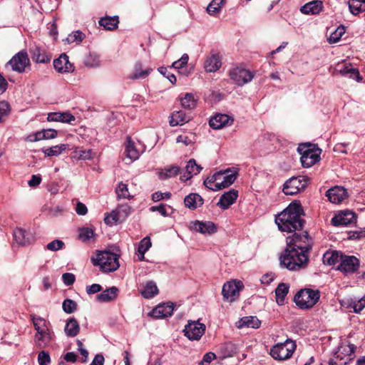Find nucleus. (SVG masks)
I'll return each mask as SVG.
<instances>
[{
    "instance_id": "f257e3e1",
    "label": "nucleus",
    "mask_w": 365,
    "mask_h": 365,
    "mask_svg": "<svg viewBox=\"0 0 365 365\" xmlns=\"http://www.w3.org/2000/svg\"><path fill=\"white\" fill-rule=\"evenodd\" d=\"M275 222L282 232H292L302 228V207L299 203L292 202L275 218Z\"/></svg>"
},
{
    "instance_id": "f03ea898",
    "label": "nucleus",
    "mask_w": 365,
    "mask_h": 365,
    "mask_svg": "<svg viewBox=\"0 0 365 365\" xmlns=\"http://www.w3.org/2000/svg\"><path fill=\"white\" fill-rule=\"evenodd\" d=\"M309 252L306 250H299L289 245L279 257L280 264L292 271L300 270L307 267Z\"/></svg>"
},
{
    "instance_id": "7ed1b4c3",
    "label": "nucleus",
    "mask_w": 365,
    "mask_h": 365,
    "mask_svg": "<svg viewBox=\"0 0 365 365\" xmlns=\"http://www.w3.org/2000/svg\"><path fill=\"white\" fill-rule=\"evenodd\" d=\"M31 320L36 333L34 336V344L39 349L46 348L53 339V332L49 322L42 317L31 315Z\"/></svg>"
},
{
    "instance_id": "20e7f679",
    "label": "nucleus",
    "mask_w": 365,
    "mask_h": 365,
    "mask_svg": "<svg viewBox=\"0 0 365 365\" xmlns=\"http://www.w3.org/2000/svg\"><path fill=\"white\" fill-rule=\"evenodd\" d=\"M92 260L105 272H114L120 267L119 255L109 251L98 252Z\"/></svg>"
},
{
    "instance_id": "39448f33",
    "label": "nucleus",
    "mask_w": 365,
    "mask_h": 365,
    "mask_svg": "<svg viewBox=\"0 0 365 365\" xmlns=\"http://www.w3.org/2000/svg\"><path fill=\"white\" fill-rule=\"evenodd\" d=\"M297 150L301 155V163L303 167L310 168L320 159L322 150L314 145L301 144Z\"/></svg>"
},
{
    "instance_id": "423d86ee",
    "label": "nucleus",
    "mask_w": 365,
    "mask_h": 365,
    "mask_svg": "<svg viewBox=\"0 0 365 365\" xmlns=\"http://www.w3.org/2000/svg\"><path fill=\"white\" fill-rule=\"evenodd\" d=\"M356 346L353 344L342 343L329 361V365H347L354 356Z\"/></svg>"
},
{
    "instance_id": "0eeeda50",
    "label": "nucleus",
    "mask_w": 365,
    "mask_h": 365,
    "mask_svg": "<svg viewBox=\"0 0 365 365\" xmlns=\"http://www.w3.org/2000/svg\"><path fill=\"white\" fill-rule=\"evenodd\" d=\"M295 349L294 341L287 339L283 343H278L273 346L270 349L269 354L275 360L284 361L291 358Z\"/></svg>"
},
{
    "instance_id": "6e6552de",
    "label": "nucleus",
    "mask_w": 365,
    "mask_h": 365,
    "mask_svg": "<svg viewBox=\"0 0 365 365\" xmlns=\"http://www.w3.org/2000/svg\"><path fill=\"white\" fill-rule=\"evenodd\" d=\"M319 297L320 294L318 290L304 289L295 295L294 302L301 309H309L317 304Z\"/></svg>"
},
{
    "instance_id": "1a4fd4ad",
    "label": "nucleus",
    "mask_w": 365,
    "mask_h": 365,
    "mask_svg": "<svg viewBox=\"0 0 365 365\" xmlns=\"http://www.w3.org/2000/svg\"><path fill=\"white\" fill-rule=\"evenodd\" d=\"M229 76L233 83L242 86L250 82L255 77V73L241 66L231 68Z\"/></svg>"
},
{
    "instance_id": "9d476101",
    "label": "nucleus",
    "mask_w": 365,
    "mask_h": 365,
    "mask_svg": "<svg viewBox=\"0 0 365 365\" xmlns=\"http://www.w3.org/2000/svg\"><path fill=\"white\" fill-rule=\"evenodd\" d=\"M307 180L305 177L292 178L285 182L283 192L287 195H294L303 190L307 186Z\"/></svg>"
},
{
    "instance_id": "9b49d317",
    "label": "nucleus",
    "mask_w": 365,
    "mask_h": 365,
    "mask_svg": "<svg viewBox=\"0 0 365 365\" xmlns=\"http://www.w3.org/2000/svg\"><path fill=\"white\" fill-rule=\"evenodd\" d=\"M244 286L241 281H230L224 284L222 294L225 299L232 302L240 295Z\"/></svg>"
},
{
    "instance_id": "f8f14e48",
    "label": "nucleus",
    "mask_w": 365,
    "mask_h": 365,
    "mask_svg": "<svg viewBox=\"0 0 365 365\" xmlns=\"http://www.w3.org/2000/svg\"><path fill=\"white\" fill-rule=\"evenodd\" d=\"M130 212V207L128 205H120L111 213L105 217L104 222L107 225L122 222L126 219Z\"/></svg>"
},
{
    "instance_id": "ddd939ff",
    "label": "nucleus",
    "mask_w": 365,
    "mask_h": 365,
    "mask_svg": "<svg viewBox=\"0 0 365 365\" xmlns=\"http://www.w3.org/2000/svg\"><path fill=\"white\" fill-rule=\"evenodd\" d=\"M205 325L199 321H190L185 327V336L190 340H199L205 331Z\"/></svg>"
},
{
    "instance_id": "4468645a",
    "label": "nucleus",
    "mask_w": 365,
    "mask_h": 365,
    "mask_svg": "<svg viewBox=\"0 0 365 365\" xmlns=\"http://www.w3.org/2000/svg\"><path fill=\"white\" fill-rule=\"evenodd\" d=\"M289 245L299 250H306L307 252H309L312 247V240L307 232H304L302 234L295 232L288 243V246Z\"/></svg>"
},
{
    "instance_id": "2eb2a0df",
    "label": "nucleus",
    "mask_w": 365,
    "mask_h": 365,
    "mask_svg": "<svg viewBox=\"0 0 365 365\" xmlns=\"http://www.w3.org/2000/svg\"><path fill=\"white\" fill-rule=\"evenodd\" d=\"M140 147V142H135L130 137H127L125 143V154L126 158L129 160V163L139 158L140 154L143 152Z\"/></svg>"
},
{
    "instance_id": "dca6fc26",
    "label": "nucleus",
    "mask_w": 365,
    "mask_h": 365,
    "mask_svg": "<svg viewBox=\"0 0 365 365\" xmlns=\"http://www.w3.org/2000/svg\"><path fill=\"white\" fill-rule=\"evenodd\" d=\"M7 65L10 66L13 71L21 73L29 65V58L26 52L20 51L11 58Z\"/></svg>"
},
{
    "instance_id": "f3484780",
    "label": "nucleus",
    "mask_w": 365,
    "mask_h": 365,
    "mask_svg": "<svg viewBox=\"0 0 365 365\" xmlns=\"http://www.w3.org/2000/svg\"><path fill=\"white\" fill-rule=\"evenodd\" d=\"M359 267V260L354 256H341L340 264L338 269L349 274L355 272Z\"/></svg>"
},
{
    "instance_id": "a211bd4d",
    "label": "nucleus",
    "mask_w": 365,
    "mask_h": 365,
    "mask_svg": "<svg viewBox=\"0 0 365 365\" xmlns=\"http://www.w3.org/2000/svg\"><path fill=\"white\" fill-rule=\"evenodd\" d=\"M190 228L191 230L200 232L202 235H212L217 232V227L210 221H198L192 222Z\"/></svg>"
},
{
    "instance_id": "6ab92c4d",
    "label": "nucleus",
    "mask_w": 365,
    "mask_h": 365,
    "mask_svg": "<svg viewBox=\"0 0 365 365\" xmlns=\"http://www.w3.org/2000/svg\"><path fill=\"white\" fill-rule=\"evenodd\" d=\"M174 310V305L171 302L158 305L150 313V316L155 319H162L170 317Z\"/></svg>"
},
{
    "instance_id": "aec40b11",
    "label": "nucleus",
    "mask_w": 365,
    "mask_h": 365,
    "mask_svg": "<svg viewBox=\"0 0 365 365\" xmlns=\"http://www.w3.org/2000/svg\"><path fill=\"white\" fill-rule=\"evenodd\" d=\"M218 173H222V180H218L215 184V190H222L231 185L237 178V173L236 171H231L230 169L220 170Z\"/></svg>"
},
{
    "instance_id": "412c9836",
    "label": "nucleus",
    "mask_w": 365,
    "mask_h": 365,
    "mask_svg": "<svg viewBox=\"0 0 365 365\" xmlns=\"http://www.w3.org/2000/svg\"><path fill=\"white\" fill-rule=\"evenodd\" d=\"M355 219L356 217L353 212L345 210L336 215L331 219V222L335 226L347 225L354 222Z\"/></svg>"
},
{
    "instance_id": "4be33fe9",
    "label": "nucleus",
    "mask_w": 365,
    "mask_h": 365,
    "mask_svg": "<svg viewBox=\"0 0 365 365\" xmlns=\"http://www.w3.org/2000/svg\"><path fill=\"white\" fill-rule=\"evenodd\" d=\"M53 66L60 73H70L74 71L73 66L69 62L68 56L64 53L53 61Z\"/></svg>"
},
{
    "instance_id": "5701e85b",
    "label": "nucleus",
    "mask_w": 365,
    "mask_h": 365,
    "mask_svg": "<svg viewBox=\"0 0 365 365\" xmlns=\"http://www.w3.org/2000/svg\"><path fill=\"white\" fill-rule=\"evenodd\" d=\"M326 195L331 202L336 204L347 197V192L343 187L336 186L328 190Z\"/></svg>"
},
{
    "instance_id": "b1692460",
    "label": "nucleus",
    "mask_w": 365,
    "mask_h": 365,
    "mask_svg": "<svg viewBox=\"0 0 365 365\" xmlns=\"http://www.w3.org/2000/svg\"><path fill=\"white\" fill-rule=\"evenodd\" d=\"M336 71L344 76L350 78L360 80L359 72L357 68H354L350 63H339L336 68Z\"/></svg>"
},
{
    "instance_id": "393cba45",
    "label": "nucleus",
    "mask_w": 365,
    "mask_h": 365,
    "mask_svg": "<svg viewBox=\"0 0 365 365\" xmlns=\"http://www.w3.org/2000/svg\"><path fill=\"white\" fill-rule=\"evenodd\" d=\"M14 237L16 242L22 246L29 245L34 240L33 235L29 231L22 228L14 230Z\"/></svg>"
},
{
    "instance_id": "a878e982",
    "label": "nucleus",
    "mask_w": 365,
    "mask_h": 365,
    "mask_svg": "<svg viewBox=\"0 0 365 365\" xmlns=\"http://www.w3.org/2000/svg\"><path fill=\"white\" fill-rule=\"evenodd\" d=\"M233 121V118L226 114H217L210 119L209 123L211 128L220 129L226 125H231Z\"/></svg>"
},
{
    "instance_id": "bb28decb",
    "label": "nucleus",
    "mask_w": 365,
    "mask_h": 365,
    "mask_svg": "<svg viewBox=\"0 0 365 365\" xmlns=\"http://www.w3.org/2000/svg\"><path fill=\"white\" fill-rule=\"evenodd\" d=\"M238 197V192L235 190H231L225 192L220 198L217 205L223 209H227L232 205Z\"/></svg>"
},
{
    "instance_id": "cd10ccee",
    "label": "nucleus",
    "mask_w": 365,
    "mask_h": 365,
    "mask_svg": "<svg viewBox=\"0 0 365 365\" xmlns=\"http://www.w3.org/2000/svg\"><path fill=\"white\" fill-rule=\"evenodd\" d=\"M323 9V3L320 0H314L305 4L300 9L302 13L308 15L319 14Z\"/></svg>"
},
{
    "instance_id": "c85d7f7f",
    "label": "nucleus",
    "mask_w": 365,
    "mask_h": 365,
    "mask_svg": "<svg viewBox=\"0 0 365 365\" xmlns=\"http://www.w3.org/2000/svg\"><path fill=\"white\" fill-rule=\"evenodd\" d=\"M202 168L197 165L194 159H191L187 162L185 167L186 173L180 176L182 181H187L190 179L192 175H197L202 170Z\"/></svg>"
},
{
    "instance_id": "c756f323",
    "label": "nucleus",
    "mask_w": 365,
    "mask_h": 365,
    "mask_svg": "<svg viewBox=\"0 0 365 365\" xmlns=\"http://www.w3.org/2000/svg\"><path fill=\"white\" fill-rule=\"evenodd\" d=\"M221 65L220 56L217 54H212L205 59L204 68L208 73L215 72L221 67Z\"/></svg>"
},
{
    "instance_id": "7c9ffc66",
    "label": "nucleus",
    "mask_w": 365,
    "mask_h": 365,
    "mask_svg": "<svg viewBox=\"0 0 365 365\" xmlns=\"http://www.w3.org/2000/svg\"><path fill=\"white\" fill-rule=\"evenodd\" d=\"M47 120L48 121L50 122H61L71 123V122L76 120V118L74 115H73L68 112H56L48 113Z\"/></svg>"
},
{
    "instance_id": "2f4dec72",
    "label": "nucleus",
    "mask_w": 365,
    "mask_h": 365,
    "mask_svg": "<svg viewBox=\"0 0 365 365\" xmlns=\"http://www.w3.org/2000/svg\"><path fill=\"white\" fill-rule=\"evenodd\" d=\"M80 325L78 321L73 318H69L66 324L64 332L68 337H75L79 334Z\"/></svg>"
},
{
    "instance_id": "473e14b6",
    "label": "nucleus",
    "mask_w": 365,
    "mask_h": 365,
    "mask_svg": "<svg viewBox=\"0 0 365 365\" xmlns=\"http://www.w3.org/2000/svg\"><path fill=\"white\" fill-rule=\"evenodd\" d=\"M57 136V131L54 129H46L36 133L34 135L29 136L31 142L38 141L44 139H53Z\"/></svg>"
},
{
    "instance_id": "72a5a7b5",
    "label": "nucleus",
    "mask_w": 365,
    "mask_h": 365,
    "mask_svg": "<svg viewBox=\"0 0 365 365\" xmlns=\"http://www.w3.org/2000/svg\"><path fill=\"white\" fill-rule=\"evenodd\" d=\"M118 293V289L115 287H112L102 292L96 296V299L99 302H108L114 300Z\"/></svg>"
},
{
    "instance_id": "f704fd0d",
    "label": "nucleus",
    "mask_w": 365,
    "mask_h": 365,
    "mask_svg": "<svg viewBox=\"0 0 365 365\" xmlns=\"http://www.w3.org/2000/svg\"><path fill=\"white\" fill-rule=\"evenodd\" d=\"M140 293L144 298L150 299L158 293V289L154 282L149 281L143 285Z\"/></svg>"
},
{
    "instance_id": "c9c22d12",
    "label": "nucleus",
    "mask_w": 365,
    "mask_h": 365,
    "mask_svg": "<svg viewBox=\"0 0 365 365\" xmlns=\"http://www.w3.org/2000/svg\"><path fill=\"white\" fill-rule=\"evenodd\" d=\"M184 203L187 207L195 210L203 204V199L200 195L192 193L185 197Z\"/></svg>"
},
{
    "instance_id": "e433bc0d",
    "label": "nucleus",
    "mask_w": 365,
    "mask_h": 365,
    "mask_svg": "<svg viewBox=\"0 0 365 365\" xmlns=\"http://www.w3.org/2000/svg\"><path fill=\"white\" fill-rule=\"evenodd\" d=\"M190 119V116L187 115L182 110H179L172 113L169 123L171 126H176L183 125L188 122Z\"/></svg>"
},
{
    "instance_id": "4c0bfd02",
    "label": "nucleus",
    "mask_w": 365,
    "mask_h": 365,
    "mask_svg": "<svg viewBox=\"0 0 365 365\" xmlns=\"http://www.w3.org/2000/svg\"><path fill=\"white\" fill-rule=\"evenodd\" d=\"M261 324L260 321L256 317H245L240 319L237 327L239 328L248 327L257 329Z\"/></svg>"
},
{
    "instance_id": "58836bf2",
    "label": "nucleus",
    "mask_w": 365,
    "mask_h": 365,
    "mask_svg": "<svg viewBox=\"0 0 365 365\" xmlns=\"http://www.w3.org/2000/svg\"><path fill=\"white\" fill-rule=\"evenodd\" d=\"M181 106L186 109H193L197 106V98L194 94L186 93L180 98Z\"/></svg>"
},
{
    "instance_id": "ea45409f",
    "label": "nucleus",
    "mask_w": 365,
    "mask_h": 365,
    "mask_svg": "<svg viewBox=\"0 0 365 365\" xmlns=\"http://www.w3.org/2000/svg\"><path fill=\"white\" fill-rule=\"evenodd\" d=\"M119 23L118 16H106L101 18L99 21V24L103 26L106 30H113L118 27Z\"/></svg>"
},
{
    "instance_id": "a19ab883",
    "label": "nucleus",
    "mask_w": 365,
    "mask_h": 365,
    "mask_svg": "<svg viewBox=\"0 0 365 365\" xmlns=\"http://www.w3.org/2000/svg\"><path fill=\"white\" fill-rule=\"evenodd\" d=\"M289 292V286L287 284H279L275 289L276 300L278 304L282 305Z\"/></svg>"
},
{
    "instance_id": "79ce46f5",
    "label": "nucleus",
    "mask_w": 365,
    "mask_h": 365,
    "mask_svg": "<svg viewBox=\"0 0 365 365\" xmlns=\"http://www.w3.org/2000/svg\"><path fill=\"white\" fill-rule=\"evenodd\" d=\"M180 171V168L177 165H170L159 172V178L161 180H167L168 178L176 176Z\"/></svg>"
},
{
    "instance_id": "37998d69",
    "label": "nucleus",
    "mask_w": 365,
    "mask_h": 365,
    "mask_svg": "<svg viewBox=\"0 0 365 365\" xmlns=\"http://www.w3.org/2000/svg\"><path fill=\"white\" fill-rule=\"evenodd\" d=\"M341 255H339L338 252L336 251H332V252H327L323 255V262L325 264L328 265H333L335 264L337 262H340L341 261Z\"/></svg>"
},
{
    "instance_id": "c03bdc74",
    "label": "nucleus",
    "mask_w": 365,
    "mask_h": 365,
    "mask_svg": "<svg viewBox=\"0 0 365 365\" xmlns=\"http://www.w3.org/2000/svg\"><path fill=\"white\" fill-rule=\"evenodd\" d=\"M134 69L135 71L133 73L130 74V78L131 79L145 78L149 75V73L152 71V69L150 68L143 70L142 64L140 62H138L135 64Z\"/></svg>"
},
{
    "instance_id": "a18cd8bd",
    "label": "nucleus",
    "mask_w": 365,
    "mask_h": 365,
    "mask_svg": "<svg viewBox=\"0 0 365 365\" xmlns=\"http://www.w3.org/2000/svg\"><path fill=\"white\" fill-rule=\"evenodd\" d=\"M349 7L353 14H359L365 11V0H349Z\"/></svg>"
},
{
    "instance_id": "49530a36",
    "label": "nucleus",
    "mask_w": 365,
    "mask_h": 365,
    "mask_svg": "<svg viewBox=\"0 0 365 365\" xmlns=\"http://www.w3.org/2000/svg\"><path fill=\"white\" fill-rule=\"evenodd\" d=\"M222 173L217 172L212 175L207 177L204 181V185L206 187L213 191H217V190H215L214 188H215V184H217V182L222 180Z\"/></svg>"
},
{
    "instance_id": "de8ad7c7",
    "label": "nucleus",
    "mask_w": 365,
    "mask_h": 365,
    "mask_svg": "<svg viewBox=\"0 0 365 365\" xmlns=\"http://www.w3.org/2000/svg\"><path fill=\"white\" fill-rule=\"evenodd\" d=\"M66 144H61L52 146L51 148L43 150V153L46 156H57L59 155L64 151L67 148Z\"/></svg>"
},
{
    "instance_id": "09e8293b",
    "label": "nucleus",
    "mask_w": 365,
    "mask_h": 365,
    "mask_svg": "<svg viewBox=\"0 0 365 365\" xmlns=\"http://www.w3.org/2000/svg\"><path fill=\"white\" fill-rule=\"evenodd\" d=\"M115 192L118 199H129L131 197L130 195L128 185L123 182H119L117 187L115 188Z\"/></svg>"
},
{
    "instance_id": "8fccbe9b",
    "label": "nucleus",
    "mask_w": 365,
    "mask_h": 365,
    "mask_svg": "<svg viewBox=\"0 0 365 365\" xmlns=\"http://www.w3.org/2000/svg\"><path fill=\"white\" fill-rule=\"evenodd\" d=\"M151 247V242L150 239L148 237H144L139 243L138 247V252L140 255V257L139 259L140 260L144 259V255L145 253L150 249Z\"/></svg>"
},
{
    "instance_id": "3c124183",
    "label": "nucleus",
    "mask_w": 365,
    "mask_h": 365,
    "mask_svg": "<svg viewBox=\"0 0 365 365\" xmlns=\"http://www.w3.org/2000/svg\"><path fill=\"white\" fill-rule=\"evenodd\" d=\"M224 0H212L207 7V13L214 15L217 13L222 8Z\"/></svg>"
},
{
    "instance_id": "603ef678",
    "label": "nucleus",
    "mask_w": 365,
    "mask_h": 365,
    "mask_svg": "<svg viewBox=\"0 0 365 365\" xmlns=\"http://www.w3.org/2000/svg\"><path fill=\"white\" fill-rule=\"evenodd\" d=\"M78 237L83 242H88L91 239L93 238L94 232L91 228L82 227L79 229Z\"/></svg>"
},
{
    "instance_id": "864d4df0",
    "label": "nucleus",
    "mask_w": 365,
    "mask_h": 365,
    "mask_svg": "<svg viewBox=\"0 0 365 365\" xmlns=\"http://www.w3.org/2000/svg\"><path fill=\"white\" fill-rule=\"evenodd\" d=\"M84 37L85 35L81 31H76L69 34L66 40L68 43L75 42L78 43L83 40Z\"/></svg>"
},
{
    "instance_id": "5fc2aeb1",
    "label": "nucleus",
    "mask_w": 365,
    "mask_h": 365,
    "mask_svg": "<svg viewBox=\"0 0 365 365\" xmlns=\"http://www.w3.org/2000/svg\"><path fill=\"white\" fill-rule=\"evenodd\" d=\"M344 33L345 28L344 26L338 27L334 32L331 34L329 38V43H334L338 42Z\"/></svg>"
},
{
    "instance_id": "6e6d98bb",
    "label": "nucleus",
    "mask_w": 365,
    "mask_h": 365,
    "mask_svg": "<svg viewBox=\"0 0 365 365\" xmlns=\"http://www.w3.org/2000/svg\"><path fill=\"white\" fill-rule=\"evenodd\" d=\"M10 106L6 101H0V123L9 115Z\"/></svg>"
},
{
    "instance_id": "4d7b16f0",
    "label": "nucleus",
    "mask_w": 365,
    "mask_h": 365,
    "mask_svg": "<svg viewBox=\"0 0 365 365\" xmlns=\"http://www.w3.org/2000/svg\"><path fill=\"white\" fill-rule=\"evenodd\" d=\"M62 307L66 313L71 314L76 309L77 304L73 300L67 299L63 301Z\"/></svg>"
},
{
    "instance_id": "13d9d810",
    "label": "nucleus",
    "mask_w": 365,
    "mask_h": 365,
    "mask_svg": "<svg viewBox=\"0 0 365 365\" xmlns=\"http://www.w3.org/2000/svg\"><path fill=\"white\" fill-rule=\"evenodd\" d=\"M37 360L39 365H48L51 363L50 355L45 351L38 353Z\"/></svg>"
},
{
    "instance_id": "bf43d9fd",
    "label": "nucleus",
    "mask_w": 365,
    "mask_h": 365,
    "mask_svg": "<svg viewBox=\"0 0 365 365\" xmlns=\"http://www.w3.org/2000/svg\"><path fill=\"white\" fill-rule=\"evenodd\" d=\"M64 243L62 240H55L46 245V248L51 251H58L63 248Z\"/></svg>"
},
{
    "instance_id": "052dcab7",
    "label": "nucleus",
    "mask_w": 365,
    "mask_h": 365,
    "mask_svg": "<svg viewBox=\"0 0 365 365\" xmlns=\"http://www.w3.org/2000/svg\"><path fill=\"white\" fill-rule=\"evenodd\" d=\"M188 60L189 56L187 53H184L179 60L173 62L172 66L176 69L182 68L187 65Z\"/></svg>"
},
{
    "instance_id": "680f3d73",
    "label": "nucleus",
    "mask_w": 365,
    "mask_h": 365,
    "mask_svg": "<svg viewBox=\"0 0 365 365\" xmlns=\"http://www.w3.org/2000/svg\"><path fill=\"white\" fill-rule=\"evenodd\" d=\"M351 306L353 307L354 312L359 313L365 307V298L362 297L358 300L352 302Z\"/></svg>"
},
{
    "instance_id": "e2e57ef3",
    "label": "nucleus",
    "mask_w": 365,
    "mask_h": 365,
    "mask_svg": "<svg viewBox=\"0 0 365 365\" xmlns=\"http://www.w3.org/2000/svg\"><path fill=\"white\" fill-rule=\"evenodd\" d=\"M194 136L192 134H182L177 138L178 143H182L185 145H190L193 142Z\"/></svg>"
},
{
    "instance_id": "0e129e2a",
    "label": "nucleus",
    "mask_w": 365,
    "mask_h": 365,
    "mask_svg": "<svg viewBox=\"0 0 365 365\" xmlns=\"http://www.w3.org/2000/svg\"><path fill=\"white\" fill-rule=\"evenodd\" d=\"M216 358V356L212 352L206 353L201 361L199 363L200 365H210V364Z\"/></svg>"
},
{
    "instance_id": "69168bd1",
    "label": "nucleus",
    "mask_w": 365,
    "mask_h": 365,
    "mask_svg": "<svg viewBox=\"0 0 365 365\" xmlns=\"http://www.w3.org/2000/svg\"><path fill=\"white\" fill-rule=\"evenodd\" d=\"M76 153H77L78 158L80 160H90L93 158V151L91 150H80Z\"/></svg>"
},
{
    "instance_id": "338daca9",
    "label": "nucleus",
    "mask_w": 365,
    "mask_h": 365,
    "mask_svg": "<svg viewBox=\"0 0 365 365\" xmlns=\"http://www.w3.org/2000/svg\"><path fill=\"white\" fill-rule=\"evenodd\" d=\"M170 197V192H155L152 195V200L155 202H158L165 198L169 199Z\"/></svg>"
},
{
    "instance_id": "774afa93",
    "label": "nucleus",
    "mask_w": 365,
    "mask_h": 365,
    "mask_svg": "<svg viewBox=\"0 0 365 365\" xmlns=\"http://www.w3.org/2000/svg\"><path fill=\"white\" fill-rule=\"evenodd\" d=\"M63 282L66 285H71L75 282V276L72 273H64L62 276Z\"/></svg>"
}]
</instances>
